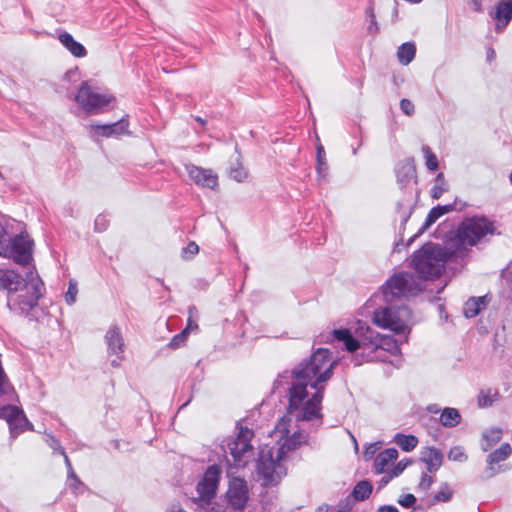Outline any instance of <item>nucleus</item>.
Masks as SVG:
<instances>
[{"mask_svg": "<svg viewBox=\"0 0 512 512\" xmlns=\"http://www.w3.org/2000/svg\"><path fill=\"white\" fill-rule=\"evenodd\" d=\"M291 417L284 415L278 419L270 436L276 440V450L274 453L278 459L286 461L289 455L299 449L302 445H307L309 436L301 431L290 433Z\"/></svg>", "mask_w": 512, "mask_h": 512, "instance_id": "obj_3", "label": "nucleus"}, {"mask_svg": "<svg viewBox=\"0 0 512 512\" xmlns=\"http://www.w3.org/2000/svg\"><path fill=\"white\" fill-rule=\"evenodd\" d=\"M400 108L407 116H412L415 113V106L409 99H402L400 101Z\"/></svg>", "mask_w": 512, "mask_h": 512, "instance_id": "obj_39", "label": "nucleus"}, {"mask_svg": "<svg viewBox=\"0 0 512 512\" xmlns=\"http://www.w3.org/2000/svg\"><path fill=\"white\" fill-rule=\"evenodd\" d=\"M199 252V246L196 242L190 241L186 247L182 249V257L184 259H190L197 255Z\"/></svg>", "mask_w": 512, "mask_h": 512, "instance_id": "obj_38", "label": "nucleus"}, {"mask_svg": "<svg viewBox=\"0 0 512 512\" xmlns=\"http://www.w3.org/2000/svg\"><path fill=\"white\" fill-rule=\"evenodd\" d=\"M446 263V253L442 247L435 244L423 246L414 252L412 267L421 279L439 278Z\"/></svg>", "mask_w": 512, "mask_h": 512, "instance_id": "obj_2", "label": "nucleus"}, {"mask_svg": "<svg viewBox=\"0 0 512 512\" xmlns=\"http://www.w3.org/2000/svg\"><path fill=\"white\" fill-rule=\"evenodd\" d=\"M371 359H377V360H385V357L384 356H381V355H375L373 357H371Z\"/></svg>", "mask_w": 512, "mask_h": 512, "instance_id": "obj_54", "label": "nucleus"}, {"mask_svg": "<svg viewBox=\"0 0 512 512\" xmlns=\"http://www.w3.org/2000/svg\"><path fill=\"white\" fill-rule=\"evenodd\" d=\"M335 365L331 352L318 348L308 360L292 370L295 381L288 389L287 410L290 414L298 412L297 421H322L325 383L332 378Z\"/></svg>", "mask_w": 512, "mask_h": 512, "instance_id": "obj_1", "label": "nucleus"}, {"mask_svg": "<svg viewBox=\"0 0 512 512\" xmlns=\"http://www.w3.org/2000/svg\"><path fill=\"white\" fill-rule=\"evenodd\" d=\"M195 119H196V121H198V122H199V123H201L202 125H205V124H206V121H205L204 119L200 118V117H196Z\"/></svg>", "mask_w": 512, "mask_h": 512, "instance_id": "obj_55", "label": "nucleus"}, {"mask_svg": "<svg viewBox=\"0 0 512 512\" xmlns=\"http://www.w3.org/2000/svg\"><path fill=\"white\" fill-rule=\"evenodd\" d=\"M410 314L406 306L398 309L385 307L374 312V323L384 329H389L395 333H403L406 330L405 317Z\"/></svg>", "mask_w": 512, "mask_h": 512, "instance_id": "obj_11", "label": "nucleus"}, {"mask_svg": "<svg viewBox=\"0 0 512 512\" xmlns=\"http://www.w3.org/2000/svg\"><path fill=\"white\" fill-rule=\"evenodd\" d=\"M324 150L323 148L320 146L318 147V150H317V156H318V162H319V166H322L325 164L324 160H323V157H324Z\"/></svg>", "mask_w": 512, "mask_h": 512, "instance_id": "obj_46", "label": "nucleus"}, {"mask_svg": "<svg viewBox=\"0 0 512 512\" xmlns=\"http://www.w3.org/2000/svg\"><path fill=\"white\" fill-rule=\"evenodd\" d=\"M221 475V468L218 465H211L205 471L202 479L197 485L198 500L209 504L214 498Z\"/></svg>", "mask_w": 512, "mask_h": 512, "instance_id": "obj_12", "label": "nucleus"}, {"mask_svg": "<svg viewBox=\"0 0 512 512\" xmlns=\"http://www.w3.org/2000/svg\"><path fill=\"white\" fill-rule=\"evenodd\" d=\"M168 512H187V511L183 510L178 504L177 505L173 504L168 509Z\"/></svg>", "mask_w": 512, "mask_h": 512, "instance_id": "obj_49", "label": "nucleus"}, {"mask_svg": "<svg viewBox=\"0 0 512 512\" xmlns=\"http://www.w3.org/2000/svg\"><path fill=\"white\" fill-rule=\"evenodd\" d=\"M283 462L274 453V448H270L266 452L261 451L256 468L264 486H276L286 475V467Z\"/></svg>", "mask_w": 512, "mask_h": 512, "instance_id": "obj_7", "label": "nucleus"}, {"mask_svg": "<svg viewBox=\"0 0 512 512\" xmlns=\"http://www.w3.org/2000/svg\"><path fill=\"white\" fill-rule=\"evenodd\" d=\"M449 457H452L454 460H459V461H461L463 458H466V456L462 452L454 454L453 450L450 452Z\"/></svg>", "mask_w": 512, "mask_h": 512, "instance_id": "obj_48", "label": "nucleus"}, {"mask_svg": "<svg viewBox=\"0 0 512 512\" xmlns=\"http://www.w3.org/2000/svg\"><path fill=\"white\" fill-rule=\"evenodd\" d=\"M0 418L9 424L11 435L17 437L25 430H32L33 426L26 418L22 410L16 406L7 405L0 409Z\"/></svg>", "mask_w": 512, "mask_h": 512, "instance_id": "obj_13", "label": "nucleus"}, {"mask_svg": "<svg viewBox=\"0 0 512 512\" xmlns=\"http://www.w3.org/2000/svg\"><path fill=\"white\" fill-rule=\"evenodd\" d=\"M484 439L486 440V444L483 445V450L487 451L490 449L495 443H497L501 439V431L494 430L491 431L490 435L484 434Z\"/></svg>", "mask_w": 512, "mask_h": 512, "instance_id": "obj_36", "label": "nucleus"}, {"mask_svg": "<svg viewBox=\"0 0 512 512\" xmlns=\"http://www.w3.org/2000/svg\"><path fill=\"white\" fill-rule=\"evenodd\" d=\"M106 343L108 346V349L112 353H121L123 351V339L120 333L119 328L113 327L111 328L105 336Z\"/></svg>", "mask_w": 512, "mask_h": 512, "instance_id": "obj_26", "label": "nucleus"}, {"mask_svg": "<svg viewBox=\"0 0 512 512\" xmlns=\"http://www.w3.org/2000/svg\"><path fill=\"white\" fill-rule=\"evenodd\" d=\"M113 100L112 95L96 92L88 82H82L75 95V101L89 114L102 113Z\"/></svg>", "mask_w": 512, "mask_h": 512, "instance_id": "obj_10", "label": "nucleus"}, {"mask_svg": "<svg viewBox=\"0 0 512 512\" xmlns=\"http://www.w3.org/2000/svg\"><path fill=\"white\" fill-rule=\"evenodd\" d=\"M486 296L471 297L464 304V315L466 318L476 317L488 305Z\"/></svg>", "mask_w": 512, "mask_h": 512, "instance_id": "obj_23", "label": "nucleus"}, {"mask_svg": "<svg viewBox=\"0 0 512 512\" xmlns=\"http://www.w3.org/2000/svg\"><path fill=\"white\" fill-rule=\"evenodd\" d=\"M185 169L192 181L199 187L215 190L219 186V178L210 168H203L194 164L185 165Z\"/></svg>", "mask_w": 512, "mask_h": 512, "instance_id": "obj_15", "label": "nucleus"}, {"mask_svg": "<svg viewBox=\"0 0 512 512\" xmlns=\"http://www.w3.org/2000/svg\"><path fill=\"white\" fill-rule=\"evenodd\" d=\"M60 453L64 456L65 462L67 464H70V460H69V458H68V456H67V454H66V452H65V450L63 448H60Z\"/></svg>", "mask_w": 512, "mask_h": 512, "instance_id": "obj_50", "label": "nucleus"}, {"mask_svg": "<svg viewBox=\"0 0 512 512\" xmlns=\"http://www.w3.org/2000/svg\"><path fill=\"white\" fill-rule=\"evenodd\" d=\"M421 283L408 272L393 274L383 285L382 293L386 301L416 296L422 291Z\"/></svg>", "mask_w": 512, "mask_h": 512, "instance_id": "obj_4", "label": "nucleus"}, {"mask_svg": "<svg viewBox=\"0 0 512 512\" xmlns=\"http://www.w3.org/2000/svg\"><path fill=\"white\" fill-rule=\"evenodd\" d=\"M377 512H399L394 506H382Z\"/></svg>", "mask_w": 512, "mask_h": 512, "instance_id": "obj_47", "label": "nucleus"}, {"mask_svg": "<svg viewBox=\"0 0 512 512\" xmlns=\"http://www.w3.org/2000/svg\"><path fill=\"white\" fill-rule=\"evenodd\" d=\"M372 491H373V486H372L371 482H369L367 480H362L354 486L351 496L356 501H364L370 497V495L372 494Z\"/></svg>", "mask_w": 512, "mask_h": 512, "instance_id": "obj_29", "label": "nucleus"}, {"mask_svg": "<svg viewBox=\"0 0 512 512\" xmlns=\"http://www.w3.org/2000/svg\"><path fill=\"white\" fill-rule=\"evenodd\" d=\"M440 423L445 427H455L461 421V415L456 408L446 407L440 414Z\"/></svg>", "mask_w": 512, "mask_h": 512, "instance_id": "obj_27", "label": "nucleus"}, {"mask_svg": "<svg viewBox=\"0 0 512 512\" xmlns=\"http://www.w3.org/2000/svg\"><path fill=\"white\" fill-rule=\"evenodd\" d=\"M128 121L121 119L111 124H91V128L103 137L124 134L128 128Z\"/></svg>", "mask_w": 512, "mask_h": 512, "instance_id": "obj_19", "label": "nucleus"}, {"mask_svg": "<svg viewBox=\"0 0 512 512\" xmlns=\"http://www.w3.org/2000/svg\"><path fill=\"white\" fill-rule=\"evenodd\" d=\"M397 445L404 451H412L418 444V439L414 435L397 434L395 436Z\"/></svg>", "mask_w": 512, "mask_h": 512, "instance_id": "obj_32", "label": "nucleus"}, {"mask_svg": "<svg viewBox=\"0 0 512 512\" xmlns=\"http://www.w3.org/2000/svg\"><path fill=\"white\" fill-rule=\"evenodd\" d=\"M491 17L496 21L497 28H504L512 19V0H500Z\"/></svg>", "mask_w": 512, "mask_h": 512, "instance_id": "obj_18", "label": "nucleus"}, {"mask_svg": "<svg viewBox=\"0 0 512 512\" xmlns=\"http://www.w3.org/2000/svg\"><path fill=\"white\" fill-rule=\"evenodd\" d=\"M444 184H445L444 183V175H443V173H439L436 177L435 185L433 186L432 191H431V196L434 199H438L443 195V193L446 190L444 187Z\"/></svg>", "mask_w": 512, "mask_h": 512, "instance_id": "obj_35", "label": "nucleus"}, {"mask_svg": "<svg viewBox=\"0 0 512 512\" xmlns=\"http://www.w3.org/2000/svg\"><path fill=\"white\" fill-rule=\"evenodd\" d=\"M27 293L29 295L18 296V309L22 313H28L37 306L39 299L44 293V283L38 277H30L26 283Z\"/></svg>", "mask_w": 512, "mask_h": 512, "instance_id": "obj_14", "label": "nucleus"}, {"mask_svg": "<svg viewBox=\"0 0 512 512\" xmlns=\"http://www.w3.org/2000/svg\"><path fill=\"white\" fill-rule=\"evenodd\" d=\"M416 47L413 43H403L397 51V57L402 65H408L415 57Z\"/></svg>", "mask_w": 512, "mask_h": 512, "instance_id": "obj_31", "label": "nucleus"}, {"mask_svg": "<svg viewBox=\"0 0 512 512\" xmlns=\"http://www.w3.org/2000/svg\"><path fill=\"white\" fill-rule=\"evenodd\" d=\"M315 512H327V508H326V507H324V506H320V507H318V508L316 509V511H315Z\"/></svg>", "mask_w": 512, "mask_h": 512, "instance_id": "obj_53", "label": "nucleus"}, {"mask_svg": "<svg viewBox=\"0 0 512 512\" xmlns=\"http://www.w3.org/2000/svg\"><path fill=\"white\" fill-rule=\"evenodd\" d=\"M77 292H78V290H77L76 284L70 283L69 287H68V291L65 296L66 302L68 304H73L75 302Z\"/></svg>", "mask_w": 512, "mask_h": 512, "instance_id": "obj_41", "label": "nucleus"}, {"mask_svg": "<svg viewBox=\"0 0 512 512\" xmlns=\"http://www.w3.org/2000/svg\"><path fill=\"white\" fill-rule=\"evenodd\" d=\"M422 153L425 158V164L428 170L434 172L438 169L439 163L437 156L434 154V152L431 150L429 146H423L422 147Z\"/></svg>", "mask_w": 512, "mask_h": 512, "instance_id": "obj_33", "label": "nucleus"}, {"mask_svg": "<svg viewBox=\"0 0 512 512\" xmlns=\"http://www.w3.org/2000/svg\"><path fill=\"white\" fill-rule=\"evenodd\" d=\"M333 335L335 339L344 343L349 352H354L362 347V344L352 336L349 329H335Z\"/></svg>", "mask_w": 512, "mask_h": 512, "instance_id": "obj_24", "label": "nucleus"}, {"mask_svg": "<svg viewBox=\"0 0 512 512\" xmlns=\"http://www.w3.org/2000/svg\"><path fill=\"white\" fill-rule=\"evenodd\" d=\"M494 223L485 217L465 219L458 228L457 236L463 245L474 246L486 235L494 234Z\"/></svg>", "mask_w": 512, "mask_h": 512, "instance_id": "obj_8", "label": "nucleus"}, {"mask_svg": "<svg viewBox=\"0 0 512 512\" xmlns=\"http://www.w3.org/2000/svg\"><path fill=\"white\" fill-rule=\"evenodd\" d=\"M453 492L447 484L443 485L439 492L434 496L436 502H447L452 498Z\"/></svg>", "mask_w": 512, "mask_h": 512, "instance_id": "obj_37", "label": "nucleus"}, {"mask_svg": "<svg viewBox=\"0 0 512 512\" xmlns=\"http://www.w3.org/2000/svg\"><path fill=\"white\" fill-rule=\"evenodd\" d=\"M237 428L238 433L234 438L227 440L226 447L232 456L233 464L236 467H245L254 454L251 441L255 434L246 426L238 425Z\"/></svg>", "mask_w": 512, "mask_h": 512, "instance_id": "obj_6", "label": "nucleus"}, {"mask_svg": "<svg viewBox=\"0 0 512 512\" xmlns=\"http://www.w3.org/2000/svg\"><path fill=\"white\" fill-rule=\"evenodd\" d=\"M228 503L234 509H243L248 501V488L243 480L235 479L226 493Z\"/></svg>", "mask_w": 512, "mask_h": 512, "instance_id": "obj_17", "label": "nucleus"}, {"mask_svg": "<svg viewBox=\"0 0 512 512\" xmlns=\"http://www.w3.org/2000/svg\"><path fill=\"white\" fill-rule=\"evenodd\" d=\"M449 212V207L448 206H436V207H433L423 225L421 226V228L419 229V234H422L423 232H425L430 226H432L442 215H444L445 213Z\"/></svg>", "mask_w": 512, "mask_h": 512, "instance_id": "obj_28", "label": "nucleus"}, {"mask_svg": "<svg viewBox=\"0 0 512 512\" xmlns=\"http://www.w3.org/2000/svg\"><path fill=\"white\" fill-rule=\"evenodd\" d=\"M421 459L427 465V471L433 473L441 467L443 455L438 449L429 447L422 453Z\"/></svg>", "mask_w": 512, "mask_h": 512, "instance_id": "obj_22", "label": "nucleus"}, {"mask_svg": "<svg viewBox=\"0 0 512 512\" xmlns=\"http://www.w3.org/2000/svg\"><path fill=\"white\" fill-rule=\"evenodd\" d=\"M184 329H188V334H189L191 330H198L199 326H198V324L196 322H194L192 320L191 317H189L187 325H186V327Z\"/></svg>", "mask_w": 512, "mask_h": 512, "instance_id": "obj_44", "label": "nucleus"}, {"mask_svg": "<svg viewBox=\"0 0 512 512\" xmlns=\"http://www.w3.org/2000/svg\"><path fill=\"white\" fill-rule=\"evenodd\" d=\"M100 221H104V217H97L96 221H95V226H96V229H98V225L100 224Z\"/></svg>", "mask_w": 512, "mask_h": 512, "instance_id": "obj_51", "label": "nucleus"}, {"mask_svg": "<svg viewBox=\"0 0 512 512\" xmlns=\"http://www.w3.org/2000/svg\"><path fill=\"white\" fill-rule=\"evenodd\" d=\"M499 397V391L497 389H481L477 396V404L480 408L490 407L493 402Z\"/></svg>", "mask_w": 512, "mask_h": 512, "instance_id": "obj_30", "label": "nucleus"}, {"mask_svg": "<svg viewBox=\"0 0 512 512\" xmlns=\"http://www.w3.org/2000/svg\"><path fill=\"white\" fill-rule=\"evenodd\" d=\"M434 479L432 476H430L427 473H423L419 482V488L426 491L428 490L431 485L433 484Z\"/></svg>", "mask_w": 512, "mask_h": 512, "instance_id": "obj_40", "label": "nucleus"}, {"mask_svg": "<svg viewBox=\"0 0 512 512\" xmlns=\"http://www.w3.org/2000/svg\"><path fill=\"white\" fill-rule=\"evenodd\" d=\"M73 482L70 484L71 489L76 492L80 486H82L81 480L77 477V475H72Z\"/></svg>", "mask_w": 512, "mask_h": 512, "instance_id": "obj_43", "label": "nucleus"}, {"mask_svg": "<svg viewBox=\"0 0 512 512\" xmlns=\"http://www.w3.org/2000/svg\"><path fill=\"white\" fill-rule=\"evenodd\" d=\"M494 56H495V51H494L492 48H490V49L488 50V58H490V59H491V58H493Z\"/></svg>", "mask_w": 512, "mask_h": 512, "instance_id": "obj_52", "label": "nucleus"}, {"mask_svg": "<svg viewBox=\"0 0 512 512\" xmlns=\"http://www.w3.org/2000/svg\"><path fill=\"white\" fill-rule=\"evenodd\" d=\"M416 503V497L413 494H406L399 500V504L405 508H410Z\"/></svg>", "mask_w": 512, "mask_h": 512, "instance_id": "obj_42", "label": "nucleus"}, {"mask_svg": "<svg viewBox=\"0 0 512 512\" xmlns=\"http://www.w3.org/2000/svg\"><path fill=\"white\" fill-rule=\"evenodd\" d=\"M397 458L398 451L395 448H388L380 452L374 459L373 466L375 473L384 474L380 480V487L386 486L407 467L408 462H404L403 460L395 464Z\"/></svg>", "mask_w": 512, "mask_h": 512, "instance_id": "obj_9", "label": "nucleus"}, {"mask_svg": "<svg viewBox=\"0 0 512 512\" xmlns=\"http://www.w3.org/2000/svg\"><path fill=\"white\" fill-rule=\"evenodd\" d=\"M33 241L27 235L8 237L0 226V255L12 258L17 264L28 265L32 260Z\"/></svg>", "mask_w": 512, "mask_h": 512, "instance_id": "obj_5", "label": "nucleus"}, {"mask_svg": "<svg viewBox=\"0 0 512 512\" xmlns=\"http://www.w3.org/2000/svg\"><path fill=\"white\" fill-rule=\"evenodd\" d=\"M471 5L474 11L479 13L483 11L481 0H471Z\"/></svg>", "mask_w": 512, "mask_h": 512, "instance_id": "obj_45", "label": "nucleus"}, {"mask_svg": "<svg viewBox=\"0 0 512 512\" xmlns=\"http://www.w3.org/2000/svg\"><path fill=\"white\" fill-rule=\"evenodd\" d=\"M362 348L370 350L371 352L378 353L379 351H386L392 355H397L400 352V347L397 340L390 335H381L373 333L369 343L363 342Z\"/></svg>", "mask_w": 512, "mask_h": 512, "instance_id": "obj_16", "label": "nucleus"}, {"mask_svg": "<svg viewBox=\"0 0 512 512\" xmlns=\"http://www.w3.org/2000/svg\"><path fill=\"white\" fill-rule=\"evenodd\" d=\"M22 276L11 269H0V286L10 292L17 291L22 284Z\"/></svg>", "mask_w": 512, "mask_h": 512, "instance_id": "obj_21", "label": "nucleus"}, {"mask_svg": "<svg viewBox=\"0 0 512 512\" xmlns=\"http://www.w3.org/2000/svg\"><path fill=\"white\" fill-rule=\"evenodd\" d=\"M512 454V447L509 443H503L501 446L497 449H495L493 452H491L487 457V464L490 466L491 469H493V466L495 464H498L502 461L507 460L510 455Z\"/></svg>", "mask_w": 512, "mask_h": 512, "instance_id": "obj_25", "label": "nucleus"}, {"mask_svg": "<svg viewBox=\"0 0 512 512\" xmlns=\"http://www.w3.org/2000/svg\"><path fill=\"white\" fill-rule=\"evenodd\" d=\"M188 329H183L180 333L174 335L168 343L169 348L178 349L185 344L188 339Z\"/></svg>", "mask_w": 512, "mask_h": 512, "instance_id": "obj_34", "label": "nucleus"}, {"mask_svg": "<svg viewBox=\"0 0 512 512\" xmlns=\"http://www.w3.org/2000/svg\"><path fill=\"white\" fill-rule=\"evenodd\" d=\"M59 42L76 58H83L87 55L86 48L73 36L64 31L58 35Z\"/></svg>", "mask_w": 512, "mask_h": 512, "instance_id": "obj_20", "label": "nucleus"}]
</instances>
